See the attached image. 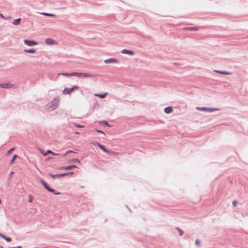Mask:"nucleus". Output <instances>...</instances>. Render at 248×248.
Masks as SVG:
<instances>
[{"instance_id":"f257e3e1","label":"nucleus","mask_w":248,"mask_h":248,"mask_svg":"<svg viewBox=\"0 0 248 248\" xmlns=\"http://www.w3.org/2000/svg\"><path fill=\"white\" fill-rule=\"evenodd\" d=\"M60 99L57 96L54 97L52 100L46 105L45 109L47 111H52L59 107Z\"/></svg>"},{"instance_id":"f03ea898","label":"nucleus","mask_w":248,"mask_h":248,"mask_svg":"<svg viewBox=\"0 0 248 248\" xmlns=\"http://www.w3.org/2000/svg\"><path fill=\"white\" fill-rule=\"evenodd\" d=\"M39 181L43 186L49 192L53 193L55 195H60L61 194V192H56L55 189L52 188L49 186L47 184V183L42 179L41 178H39Z\"/></svg>"},{"instance_id":"7ed1b4c3","label":"nucleus","mask_w":248,"mask_h":248,"mask_svg":"<svg viewBox=\"0 0 248 248\" xmlns=\"http://www.w3.org/2000/svg\"><path fill=\"white\" fill-rule=\"evenodd\" d=\"M72 75L73 76H76L79 78H93L94 77V76L93 75L85 73H80V72H72Z\"/></svg>"},{"instance_id":"20e7f679","label":"nucleus","mask_w":248,"mask_h":248,"mask_svg":"<svg viewBox=\"0 0 248 248\" xmlns=\"http://www.w3.org/2000/svg\"><path fill=\"white\" fill-rule=\"evenodd\" d=\"M79 89V87L77 85H75L73 87L71 88H65L63 90V93L65 94H69L72 92L78 90Z\"/></svg>"},{"instance_id":"39448f33","label":"nucleus","mask_w":248,"mask_h":248,"mask_svg":"<svg viewBox=\"0 0 248 248\" xmlns=\"http://www.w3.org/2000/svg\"><path fill=\"white\" fill-rule=\"evenodd\" d=\"M196 109L201 111H204L206 112H213L216 110H219L218 108H207V107H197Z\"/></svg>"},{"instance_id":"423d86ee","label":"nucleus","mask_w":248,"mask_h":248,"mask_svg":"<svg viewBox=\"0 0 248 248\" xmlns=\"http://www.w3.org/2000/svg\"><path fill=\"white\" fill-rule=\"evenodd\" d=\"M24 43L25 45L31 46L37 45L38 44V43L34 40H29V39H25L24 40Z\"/></svg>"},{"instance_id":"0eeeda50","label":"nucleus","mask_w":248,"mask_h":248,"mask_svg":"<svg viewBox=\"0 0 248 248\" xmlns=\"http://www.w3.org/2000/svg\"><path fill=\"white\" fill-rule=\"evenodd\" d=\"M92 143L95 145H97L99 148L102 150L105 153H109L110 152V151L107 149L103 145L101 144L98 142H92Z\"/></svg>"},{"instance_id":"6e6552de","label":"nucleus","mask_w":248,"mask_h":248,"mask_svg":"<svg viewBox=\"0 0 248 248\" xmlns=\"http://www.w3.org/2000/svg\"><path fill=\"white\" fill-rule=\"evenodd\" d=\"M104 62L106 63H119V61L118 60L115 59V58H109L106 59L104 61Z\"/></svg>"},{"instance_id":"1a4fd4ad","label":"nucleus","mask_w":248,"mask_h":248,"mask_svg":"<svg viewBox=\"0 0 248 248\" xmlns=\"http://www.w3.org/2000/svg\"><path fill=\"white\" fill-rule=\"evenodd\" d=\"M48 176L51 177L52 178H60L62 177L65 176V173H59V174H53L51 173H48Z\"/></svg>"},{"instance_id":"9d476101","label":"nucleus","mask_w":248,"mask_h":248,"mask_svg":"<svg viewBox=\"0 0 248 248\" xmlns=\"http://www.w3.org/2000/svg\"><path fill=\"white\" fill-rule=\"evenodd\" d=\"M121 53L125 54H127L129 55L133 56L135 54V52L130 50H128L126 49H124L121 51Z\"/></svg>"},{"instance_id":"9b49d317","label":"nucleus","mask_w":248,"mask_h":248,"mask_svg":"<svg viewBox=\"0 0 248 248\" xmlns=\"http://www.w3.org/2000/svg\"><path fill=\"white\" fill-rule=\"evenodd\" d=\"M214 72H216L217 73H218V74H221V75H231V72H229L225 71H221V70H214Z\"/></svg>"},{"instance_id":"f8f14e48","label":"nucleus","mask_w":248,"mask_h":248,"mask_svg":"<svg viewBox=\"0 0 248 248\" xmlns=\"http://www.w3.org/2000/svg\"><path fill=\"white\" fill-rule=\"evenodd\" d=\"M45 43L48 45H52L56 44V42L51 38H46L45 40Z\"/></svg>"},{"instance_id":"ddd939ff","label":"nucleus","mask_w":248,"mask_h":248,"mask_svg":"<svg viewBox=\"0 0 248 248\" xmlns=\"http://www.w3.org/2000/svg\"><path fill=\"white\" fill-rule=\"evenodd\" d=\"M164 112L167 114H170L173 112V108L171 106L166 107L164 108Z\"/></svg>"},{"instance_id":"4468645a","label":"nucleus","mask_w":248,"mask_h":248,"mask_svg":"<svg viewBox=\"0 0 248 248\" xmlns=\"http://www.w3.org/2000/svg\"><path fill=\"white\" fill-rule=\"evenodd\" d=\"M12 85V84H9L8 83H0V88L8 89L11 88Z\"/></svg>"},{"instance_id":"2eb2a0df","label":"nucleus","mask_w":248,"mask_h":248,"mask_svg":"<svg viewBox=\"0 0 248 248\" xmlns=\"http://www.w3.org/2000/svg\"><path fill=\"white\" fill-rule=\"evenodd\" d=\"M36 50L34 48H31L29 49H24V52L25 53H28L30 54H34L36 53Z\"/></svg>"},{"instance_id":"dca6fc26","label":"nucleus","mask_w":248,"mask_h":248,"mask_svg":"<svg viewBox=\"0 0 248 248\" xmlns=\"http://www.w3.org/2000/svg\"><path fill=\"white\" fill-rule=\"evenodd\" d=\"M107 95H108V93H100V94L95 93L94 94L95 96H98L101 99L105 98Z\"/></svg>"},{"instance_id":"f3484780","label":"nucleus","mask_w":248,"mask_h":248,"mask_svg":"<svg viewBox=\"0 0 248 248\" xmlns=\"http://www.w3.org/2000/svg\"><path fill=\"white\" fill-rule=\"evenodd\" d=\"M21 20V18H18L14 20V21L13 22V24L15 25H19L20 24Z\"/></svg>"},{"instance_id":"a211bd4d","label":"nucleus","mask_w":248,"mask_h":248,"mask_svg":"<svg viewBox=\"0 0 248 248\" xmlns=\"http://www.w3.org/2000/svg\"><path fill=\"white\" fill-rule=\"evenodd\" d=\"M68 163H80V161L78 158H74L70 159L68 161Z\"/></svg>"},{"instance_id":"6ab92c4d","label":"nucleus","mask_w":248,"mask_h":248,"mask_svg":"<svg viewBox=\"0 0 248 248\" xmlns=\"http://www.w3.org/2000/svg\"><path fill=\"white\" fill-rule=\"evenodd\" d=\"M186 29L188 31H197L199 30L198 28L197 27H186Z\"/></svg>"},{"instance_id":"aec40b11","label":"nucleus","mask_w":248,"mask_h":248,"mask_svg":"<svg viewBox=\"0 0 248 248\" xmlns=\"http://www.w3.org/2000/svg\"><path fill=\"white\" fill-rule=\"evenodd\" d=\"M77 167L75 165H71L70 166H65L66 170H71L73 169L77 168Z\"/></svg>"},{"instance_id":"412c9836","label":"nucleus","mask_w":248,"mask_h":248,"mask_svg":"<svg viewBox=\"0 0 248 248\" xmlns=\"http://www.w3.org/2000/svg\"><path fill=\"white\" fill-rule=\"evenodd\" d=\"M41 14L43 15H44V16H49V17H56V15L53 14L47 13L44 12V13H41Z\"/></svg>"},{"instance_id":"4be33fe9","label":"nucleus","mask_w":248,"mask_h":248,"mask_svg":"<svg viewBox=\"0 0 248 248\" xmlns=\"http://www.w3.org/2000/svg\"><path fill=\"white\" fill-rule=\"evenodd\" d=\"M52 154L53 155H60L59 154H56V153H54L50 150H47L46 152V154H45V155H47L48 154Z\"/></svg>"},{"instance_id":"5701e85b","label":"nucleus","mask_w":248,"mask_h":248,"mask_svg":"<svg viewBox=\"0 0 248 248\" xmlns=\"http://www.w3.org/2000/svg\"><path fill=\"white\" fill-rule=\"evenodd\" d=\"M18 157L17 155H14L10 161V164H12L15 162V159Z\"/></svg>"},{"instance_id":"b1692460","label":"nucleus","mask_w":248,"mask_h":248,"mask_svg":"<svg viewBox=\"0 0 248 248\" xmlns=\"http://www.w3.org/2000/svg\"><path fill=\"white\" fill-rule=\"evenodd\" d=\"M176 230L178 231L180 236L183 235L184 233V231L180 229L178 227H176Z\"/></svg>"},{"instance_id":"393cba45","label":"nucleus","mask_w":248,"mask_h":248,"mask_svg":"<svg viewBox=\"0 0 248 248\" xmlns=\"http://www.w3.org/2000/svg\"><path fill=\"white\" fill-rule=\"evenodd\" d=\"M101 123H102L103 124L104 126H108V127L110 126V125L108 123V122L106 121H102Z\"/></svg>"},{"instance_id":"a878e982","label":"nucleus","mask_w":248,"mask_h":248,"mask_svg":"<svg viewBox=\"0 0 248 248\" xmlns=\"http://www.w3.org/2000/svg\"><path fill=\"white\" fill-rule=\"evenodd\" d=\"M3 239H5V241H6L7 242H10L12 241V239L11 237H7L5 235Z\"/></svg>"},{"instance_id":"bb28decb","label":"nucleus","mask_w":248,"mask_h":248,"mask_svg":"<svg viewBox=\"0 0 248 248\" xmlns=\"http://www.w3.org/2000/svg\"><path fill=\"white\" fill-rule=\"evenodd\" d=\"M62 74L66 77L73 76V75H72V72L71 73H63Z\"/></svg>"},{"instance_id":"cd10ccee","label":"nucleus","mask_w":248,"mask_h":248,"mask_svg":"<svg viewBox=\"0 0 248 248\" xmlns=\"http://www.w3.org/2000/svg\"><path fill=\"white\" fill-rule=\"evenodd\" d=\"M15 150V147H13L12 148H11L8 152L7 153H6V155H10L12 152Z\"/></svg>"},{"instance_id":"c85d7f7f","label":"nucleus","mask_w":248,"mask_h":248,"mask_svg":"<svg viewBox=\"0 0 248 248\" xmlns=\"http://www.w3.org/2000/svg\"><path fill=\"white\" fill-rule=\"evenodd\" d=\"M71 153H74V152L72 150H69V151H67L64 154L62 155V157H64L67 154Z\"/></svg>"},{"instance_id":"c756f323","label":"nucleus","mask_w":248,"mask_h":248,"mask_svg":"<svg viewBox=\"0 0 248 248\" xmlns=\"http://www.w3.org/2000/svg\"><path fill=\"white\" fill-rule=\"evenodd\" d=\"M201 245L200 241L199 239H196L195 241V245L199 247Z\"/></svg>"},{"instance_id":"7c9ffc66","label":"nucleus","mask_w":248,"mask_h":248,"mask_svg":"<svg viewBox=\"0 0 248 248\" xmlns=\"http://www.w3.org/2000/svg\"><path fill=\"white\" fill-rule=\"evenodd\" d=\"M65 173V176H68V175H73L74 174V171H70V172H65L64 173Z\"/></svg>"},{"instance_id":"2f4dec72","label":"nucleus","mask_w":248,"mask_h":248,"mask_svg":"<svg viewBox=\"0 0 248 248\" xmlns=\"http://www.w3.org/2000/svg\"><path fill=\"white\" fill-rule=\"evenodd\" d=\"M75 125L77 127H78V128H82V127H84L85 126L84 125H81V124H75Z\"/></svg>"},{"instance_id":"473e14b6","label":"nucleus","mask_w":248,"mask_h":248,"mask_svg":"<svg viewBox=\"0 0 248 248\" xmlns=\"http://www.w3.org/2000/svg\"><path fill=\"white\" fill-rule=\"evenodd\" d=\"M232 204L233 206L235 207L237 205V202L236 201H233L232 202Z\"/></svg>"},{"instance_id":"72a5a7b5","label":"nucleus","mask_w":248,"mask_h":248,"mask_svg":"<svg viewBox=\"0 0 248 248\" xmlns=\"http://www.w3.org/2000/svg\"><path fill=\"white\" fill-rule=\"evenodd\" d=\"M58 170H66L65 167H61L58 168Z\"/></svg>"},{"instance_id":"f704fd0d","label":"nucleus","mask_w":248,"mask_h":248,"mask_svg":"<svg viewBox=\"0 0 248 248\" xmlns=\"http://www.w3.org/2000/svg\"><path fill=\"white\" fill-rule=\"evenodd\" d=\"M22 246H19L17 247H9V248H22Z\"/></svg>"},{"instance_id":"c9c22d12","label":"nucleus","mask_w":248,"mask_h":248,"mask_svg":"<svg viewBox=\"0 0 248 248\" xmlns=\"http://www.w3.org/2000/svg\"><path fill=\"white\" fill-rule=\"evenodd\" d=\"M28 202H32V198L31 197H30V198L28 200Z\"/></svg>"},{"instance_id":"e433bc0d","label":"nucleus","mask_w":248,"mask_h":248,"mask_svg":"<svg viewBox=\"0 0 248 248\" xmlns=\"http://www.w3.org/2000/svg\"><path fill=\"white\" fill-rule=\"evenodd\" d=\"M38 150H39L40 153L43 155V153H44V151L42 149H41L40 148H38Z\"/></svg>"},{"instance_id":"4c0bfd02","label":"nucleus","mask_w":248,"mask_h":248,"mask_svg":"<svg viewBox=\"0 0 248 248\" xmlns=\"http://www.w3.org/2000/svg\"><path fill=\"white\" fill-rule=\"evenodd\" d=\"M4 235L1 233H0V237L3 238Z\"/></svg>"},{"instance_id":"58836bf2","label":"nucleus","mask_w":248,"mask_h":248,"mask_svg":"<svg viewBox=\"0 0 248 248\" xmlns=\"http://www.w3.org/2000/svg\"><path fill=\"white\" fill-rule=\"evenodd\" d=\"M0 16L2 18H4L5 19V17L3 16V15L2 14H0Z\"/></svg>"},{"instance_id":"ea45409f","label":"nucleus","mask_w":248,"mask_h":248,"mask_svg":"<svg viewBox=\"0 0 248 248\" xmlns=\"http://www.w3.org/2000/svg\"><path fill=\"white\" fill-rule=\"evenodd\" d=\"M96 131H97V132L102 133L104 134V132H103V131H101V130H96Z\"/></svg>"},{"instance_id":"a19ab883","label":"nucleus","mask_w":248,"mask_h":248,"mask_svg":"<svg viewBox=\"0 0 248 248\" xmlns=\"http://www.w3.org/2000/svg\"><path fill=\"white\" fill-rule=\"evenodd\" d=\"M52 157H51V156H48V157H47V160H50V159H52Z\"/></svg>"},{"instance_id":"79ce46f5","label":"nucleus","mask_w":248,"mask_h":248,"mask_svg":"<svg viewBox=\"0 0 248 248\" xmlns=\"http://www.w3.org/2000/svg\"><path fill=\"white\" fill-rule=\"evenodd\" d=\"M13 174H14V172H13V171H12V172H10V175H10V176H11V175H13Z\"/></svg>"},{"instance_id":"37998d69","label":"nucleus","mask_w":248,"mask_h":248,"mask_svg":"<svg viewBox=\"0 0 248 248\" xmlns=\"http://www.w3.org/2000/svg\"><path fill=\"white\" fill-rule=\"evenodd\" d=\"M45 154H46V152H44V153H43V155H43V156H46L47 155H45Z\"/></svg>"},{"instance_id":"c03bdc74","label":"nucleus","mask_w":248,"mask_h":248,"mask_svg":"<svg viewBox=\"0 0 248 248\" xmlns=\"http://www.w3.org/2000/svg\"><path fill=\"white\" fill-rule=\"evenodd\" d=\"M173 64H174V65H177L178 64H177V63L174 62V63H173Z\"/></svg>"},{"instance_id":"a18cd8bd","label":"nucleus","mask_w":248,"mask_h":248,"mask_svg":"<svg viewBox=\"0 0 248 248\" xmlns=\"http://www.w3.org/2000/svg\"><path fill=\"white\" fill-rule=\"evenodd\" d=\"M0 248H4L2 246L0 245Z\"/></svg>"}]
</instances>
